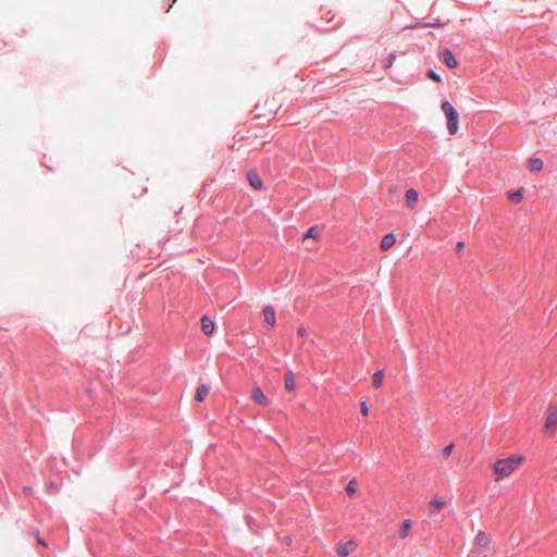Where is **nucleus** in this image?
<instances>
[{
    "label": "nucleus",
    "mask_w": 557,
    "mask_h": 557,
    "mask_svg": "<svg viewBox=\"0 0 557 557\" xmlns=\"http://www.w3.org/2000/svg\"><path fill=\"white\" fill-rule=\"evenodd\" d=\"M523 460L521 455H511L507 458L498 459L494 463L495 480L500 481L511 474Z\"/></svg>",
    "instance_id": "obj_1"
},
{
    "label": "nucleus",
    "mask_w": 557,
    "mask_h": 557,
    "mask_svg": "<svg viewBox=\"0 0 557 557\" xmlns=\"http://www.w3.org/2000/svg\"><path fill=\"white\" fill-rule=\"evenodd\" d=\"M442 111L447 120V129L449 135H455L459 128V113L454 108V106L448 101L444 100L442 102Z\"/></svg>",
    "instance_id": "obj_2"
},
{
    "label": "nucleus",
    "mask_w": 557,
    "mask_h": 557,
    "mask_svg": "<svg viewBox=\"0 0 557 557\" xmlns=\"http://www.w3.org/2000/svg\"><path fill=\"white\" fill-rule=\"evenodd\" d=\"M491 539L486 535L484 531H479L474 539V547L471 553H476L478 555H485V553L490 548Z\"/></svg>",
    "instance_id": "obj_3"
},
{
    "label": "nucleus",
    "mask_w": 557,
    "mask_h": 557,
    "mask_svg": "<svg viewBox=\"0 0 557 557\" xmlns=\"http://www.w3.org/2000/svg\"><path fill=\"white\" fill-rule=\"evenodd\" d=\"M357 548V543L352 540L347 542H341L337 545L336 553L338 556L346 557L354 553Z\"/></svg>",
    "instance_id": "obj_4"
},
{
    "label": "nucleus",
    "mask_w": 557,
    "mask_h": 557,
    "mask_svg": "<svg viewBox=\"0 0 557 557\" xmlns=\"http://www.w3.org/2000/svg\"><path fill=\"white\" fill-rule=\"evenodd\" d=\"M557 426V407L553 404L548 406V414L545 421L546 430H554Z\"/></svg>",
    "instance_id": "obj_5"
},
{
    "label": "nucleus",
    "mask_w": 557,
    "mask_h": 557,
    "mask_svg": "<svg viewBox=\"0 0 557 557\" xmlns=\"http://www.w3.org/2000/svg\"><path fill=\"white\" fill-rule=\"evenodd\" d=\"M443 62L449 69H455L458 66V61L454 53L449 49H444L442 52Z\"/></svg>",
    "instance_id": "obj_6"
},
{
    "label": "nucleus",
    "mask_w": 557,
    "mask_h": 557,
    "mask_svg": "<svg viewBox=\"0 0 557 557\" xmlns=\"http://www.w3.org/2000/svg\"><path fill=\"white\" fill-rule=\"evenodd\" d=\"M201 331L205 335H211L214 332L215 323L208 315L201 317Z\"/></svg>",
    "instance_id": "obj_7"
},
{
    "label": "nucleus",
    "mask_w": 557,
    "mask_h": 557,
    "mask_svg": "<svg viewBox=\"0 0 557 557\" xmlns=\"http://www.w3.org/2000/svg\"><path fill=\"white\" fill-rule=\"evenodd\" d=\"M251 398L256 404L261 405V406H265L269 403L268 397L264 395V393L262 392V389L260 387L252 388Z\"/></svg>",
    "instance_id": "obj_8"
},
{
    "label": "nucleus",
    "mask_w": 557,
    "mask_h": 557,
    "mask_svg": "<svg viewBox=\"0 0 557 557\" xmlns=\"http://www.w3.org/2000/svg\"><path fill=\"white\" fill-rule=\"evenodd\" d=\"M247 180L253 189L258 190V189L262 188V185H263L262 180L256 171H248Z\"/></svg>",
    "instance_id": "obj_9"
},
{
    "label": "nucleus",
    "mask_w": 557,
    "mask_h": 557,
    "mask_svg": "<svg viewBox=\"0 0 557 557\" xmlns=\"http://www.w3.org/2000/svg\"><path fill=\"white\" fill-rule=\"evenodd\" d=\"M209 393H210V385L205 384V383L200 384L196 389L195 400L198 403L203 401L208 397Z\"/></svg>",
    "instance_id": "obj_10"
},
{
    "label": "nucleus",
    "mask_w": 557,
    "mask_h": 557,
    "mask_svg": "<svg viewBox=\"0 0 557 557\" xmlns=\"http://www.w3.org/2000/svg\"><path fill=\"white\" fill-rule=\"evenodd\" d=\"M396 243V236L393 234V233H389V234H386L383 236L382 240H381V244H380V248L382 250H388L389 248H392Z\"/></svg>",
    "instance_id": "obj_11"
},
{
    "label": "nucleus",
    "mask_w": 557,
    "mask_h": 557,
    "mask_svg": "<svg viewBox=\"0 0 557 557\" xmlns=\"http://www.w3.org/2000/svg\"><path fill=\"white\" fill-rule=\"evenodd\" d=\"M284 387L286 392L292 393L295 391L296 384L294 380V374L292 371H288L284 377Z\"/></svg>",
    "instance_id": "obj_12"
},
{
    "label": "nucleus",
    "mask_w": 557,
    "mask_h": 557,
    "mask_svg": "<svg viewBox=\"0 0 557 557\" xmlns=\"http://www.w3.org/2000/svg\"><path fill=\"white\" fill-rule=\"evenodd\" d=\"M445 506V502L444 500H441V499H433L430 502L429 504V513L431 516H434L436 515L441 508H443Z\"/></svg>",
    "instance_id": "obj_13"
},
{
    "label": "nucleus",
    "mask_w": 557,
    "mask_h": 557,
    "mask_svg": "<svg viewBox=\"0 0 557 557\" xmlns=\"http://www.w3.org/2000/svg\"><path fill=\"white\" fill-rule=\"evenodd\" d=\"M544 162L541 158H530L529 159V170L531 172H540L543 169Z\"/></svg>",
    "instance_id": "obj_14"
},
{
    "label": "nucleus",
    "mask_w": 557,
    "mask_h": 557,
    "mask_svg": "<svg viewBox=\"0 0 557 557\" xmlns=\"http://www.w3.org/2000/svg\"><path fill=\"white\" fill-rule=\"evenodd\" d=\"M264 320L268 324H275V311L271 306H267L263 309Z\"/></svg>",
    "instance_id": "obj_15"
},
{
    "label": "nucleus",
    "mask_w": 557,
    "mask_h": 557,
    "mask_svg": "<svg viewBox=\"0 0 557 557\" xmlns=\"http://www.w3.org/2000/svg\"><path fill=\"white\" fill-rule=\"evenodd\" d=\"M419 198V194L416 189L410 188L406 191V201L409 207H413Z\"/></svg>",
    "instance_id": "obj_16"
},
{
    "label": "nucleus",
    "mask_w": 557,
    "mask_h": 557,
    "mask_svg": "<svg viewBox=\"0 0 557 557\" xmlns=\"http://www.w3.org/2000/svg\"><path fill=\"white\" fill-rule=\"evenodd\" d=\"M384 372L383 370H377L372 376V384L375 388H380L383 384Z\"/></svg>",
    "instance_id": "obj_17"
},
{
    "label": "nucleus",
    "mask_w": 557,
    "mask_h": 557,
    "mask_svg": "<svg viewBox=\"0 0 557 557\" xmlns=\"http://www.w3.org/2000/svg\"><path fill=\"white\" fill-rule=\"evenodd\" d=\"M508 198L516 203L521 202L523 199V188H519L517 190L509 193Z\"/></svg>",
    "instance_id": "obj_18"
},
{
    "label": "nucleus",
    "mask_w": 557,
    "mask_h": 557,
    "mask_svg": "<svg viewBox=\"0 0 557 557\" xmlns=\"http://www.w3.org/2000/svg\"><path fill=\"white\" fill-rule=\"evenodd\" d=\"M410 528H411V520H409V519L404 520L401 530L399 533L400 539H405L408 536Z\"/></svg>",
    "instance_id": "obj_19"
},
{
    "label": "nucleus",
    "mask_w": 557,
    "mask_h": 557,
    "mask_svg": "<svg viewBox=\"0 0 557 557\" xmlns=\"http://www.w3.org/2000/svg\"><path fill=\"white\" fill-rule=\"evenodd\" d=\"M30 534H32L34 537H36L37 543H38L40 546H42V547H47V546H48L47 542H46L44 539H41V537H40V533H39V530H38L37 528L32 529V530H30Z\"/></svg>",
    "instance_id": "obj_20"
},
{
    "label": "nucleus",
    "mask_w": 557,
    "mask_h": 557,
    "mask_svg": "<svg viewBox=\"0 0 557 557\" xmlns=\"http://www.w3.org/2000/svg\"><path fill=\"white\" fill-rule=\"evenodd\" d=\"M346 492L349 496H352L357 493V487H356V481L355 480H350L348 482V484L346 485Z\"/></svg>",
    "instance_id": "obj_21"
},
{
    "label": "nucleus",
    "mask_w": 557,
    "mask_h": 557,
    "mask_svg": "<svg viewBox=\"0 0 557 557\" xmlns=\"http://www.w3.org/2000/svg\"><path fill=\"white\" fill-rule=\"evenodd\" d=\"M426 76L436 82V83H442V77L440 74H437L435 71H433L432 69H430L428 72H426Z\"/></svg>",
    "instance_id": "obj_22"
},
{
    "label": "nucleus",
    "mask_w": 557,
    "mask_h": 557,
    "mask_svg": "<svg viewBox=\"0 0 557 557\" xmlns=\"http://www.w3.org/2000/svg\"><path fill=\"white\" fill-rule=\"evenodd\" d=\"M304 238L307 239V238H313V239H317L318 238V230L315 226H312L310 227L306 234L304 235Z\"/></svg>",
    "instance_id": "obj_23"
},
{
    "label": "nucleus",
    "mask_w": 557,
    "mask_h": 557,
    "mask_svg": "<svg viewBox=\"0 0 557 557\" xmlns=\"http://www.w3.org/2000/svg\"><path fill=\"white\" fill-rule=\"evenodd\" d=\"M426 27H435V28H444L445 24L440 21V18H434L431 22L425 23Z\"/></svg>",
    "instance_id": "obj_24"
},
{
    "label": "nucleus",
    "mask_w": 557,
    "mask_h": 557,
    "mask_svg": "<svg viewBox=\"0 0 557 557\" xmlns=\"http://www.w3.org/2000/svg\"><path fill=\"white\" fill-rule=\"evenodd\" d=\"M395 60H396V53H395V52H392V53L388 55V58H387V60H386V62H385L384 67H385V69H389V67L393 65V62H394Z\"/></svg>",
    "instance_id": "obj_25"
},
{
    "label": "nucleus",
    "mask_w": 557,
    "mask_h": 557,
    "mask_svg": "<svg viewBox=\"0 0 557 557\" xmlns=\"http://www.w3.org/2000/svg\"><path fill=\"white\" fill-rule=\"evenodd\" d=\"M453 448H454V444H453V443H450V444H448L447 446H445V447L443 448V451H442L443 457H444V458H447V457L451 454Z\"/></svg>",
    "instance_id": "obj_26"
},
{
    "label": "nucleus",
    "mask_w": 557,
    "mask_h": 557,
    "mask_svg": "<svg viewBox=\"0 0 557 557\" xmlns=\"http://www.w3.org/2000/svg\"><path fill=\"white\" fill-rule=\"evenodd\" d=\"M23 493L26 495V496H30L33 494V487L32 486H23Z\"/></svg>",
    "instance_id": "obj_27"
},
{
    "label": "nucleus",
    "mask_w": 557,
    "mask_h": 557,
    "mask_svg": "<svg viewBox=\"0 0 557 557\" xmlns=\"http://www.w3.org/2000/svg\"><path fill=\"white\" fill-rule=\"evenodd\" d=\"M361 412H362L363 416H367L368 412H369V408H368L366 401H361Z\"/></svg>",
    "instance_id": "obj_28"
},
{
    "label": "nucleus",
    "mask_w": 557,
    "mask_h": 557,
    "mask_svg": "<svg viewBox=\"0 0 557 557\" xmlns=\"http://www.w3.org/2000/svg\"><path fill=\"white\" fill-rule=\"evenodd\" d=\"M297 333L299 336H305L306 335V330L305 327L300 326L298 330H297Z\"/></svg>",
    "instance_id": "obj_29"
},
{
    "label": "nucleus",
    "mask_w": 557,
    "mask_h": 557,
    "mask_svg": "<svg viewBox=\"0 0 557 557\" xmlns=\"http://www.w3.org/2000/svg\"><path fill=\"white\" fill-rule=\"evenodd\" d=\"M463 247H465V243L463 242H458L457 243V250L458 251H461Z\"/></svg>",
    "instance_id": "obj_30"
},
{
    "label": "nucleus",
    "mask_w": 557,
    "mask_h": 557,
    "mask_svg": "<svg viewBox=\"0 0 557 557\" xmlns=\"http://www.w3.org/2000/svg\"><path fill=\"white\" fill-rule=\"evenodd\" d=\"M53 486H54L53 483L49 484V488H53Z\"/></svg>",
    "instance_id": "obj_31"
},
{
    "label": "nucleus",
    "mask_w": 557,
    "mask_h": 557,
    "mask_svg": "<svg viewBox=\"0 0 557 557\" xmlns=\"http://www.w3.org/2000/svg\"><path fill=\"white\" fill-rule=\"evenodd\" d=\"M482 557H485V555H483Z\"/></svg>",
    "instance_id": "obj_32"
}]
</instances>
